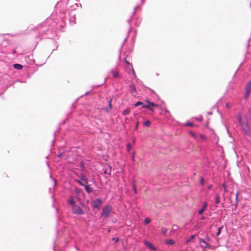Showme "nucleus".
<instances>
[{"label": "nucleus", "instance_id": "1", "mask_svg": "<svg viewBox=\"0 0 251 251\" xmlns=\"http://www.w3.org/2000/svg\"><path fill=\"white\" fill-rule=\"evenodd\" d=\"M112 207L110 205H107L103 207L101 215L104 217H107L110 215Z\"/></svg>", "mask_w": 251, "mask_h": 251}, {"label": "nucleus", "instance_id": "2", "mask_svg": "<svg viewBox=\"0 0 251 251\" xmlns=\"http://www.w3.org/2000/svg\"><path fill=\"white\" fill-rule=\"evenodd\" d=\"M73 212L75 214H83V210L78 206L75 205L73 206Z\"/></svg>", "mask_w": 251, "mask_h": 251}, {"label": "nucleus", "instance_id": "3", "mask_svg": "<svg viewBox=\"0 0 251 251\" xmlns=\"http://www.w3.org/2000/svg\"><path fill=\"white\" fill-rule=\"evenodd\" d=\"M102 203V201L100 199H96L94 201V207L99 209Z\"/></svg>", "mask_w": 251, "mask_h": 251}, {"label": "nucleus", "instance_id": "4", "mask_svg": "<svg viewBox=\"0 0 251 251\" xmlns=\"http://www.w3.org/2000/svg\"><path fill=\"white\" fill-rule=\"evenodd\" d=\"M242 129L247 135H250V129L249 127L248 126L247 124H242L241 125Z\"/></svg>", "mask_w": 251, "mask_h": 251}, {"label": "nucleus", "instance_id": "5", "mask_svg": "<svg viewBox=\"0 0 251 251\" xmlns=\"http://www.w3.org/2000/svg\"><path fill=\"white\" fill-rule=\"evenodd\" d=\"M200 246L202 249H206L208 247V244L202 239L200 238L199 241Z\"/></svg>", "mask_w": 251, "mask_h": 251}, {"label": "nucleus", "instance_id": "6", "mask_svg": "<svg viewBox=\"0 0 251 251\" xmlns=\"http://www.w3.org/2000/svg\"><path fill=\"white\" fill-rule=\"evenodd\" d=\"M207 203L206 202H204L202 207L198 211V213L200 215L202 214L203 212L206 210L207 208Z\"/></svg>", "mask_w": 251, "mask_h": 251}, {"label": "nucleus", "instance_id": "7", "mask_svg": "<svg viewBox=\"0 0 251 251\" xmlns=\"http://www.w3.org/2000/svg\"><path fill=\"white\" fill-rule=\"evenodd\" d=\"M145 245L148 248H149L150 249H151L152 250L156 251V248L151 243H150V242H149L148 241H146L145 242Z\"/></svg>", "mask_w": 251, "mask_h": 251}, {"label": "nucleus", "instance_id": "8", "mask_svg": "<svg viewBox=\"0 0 251 251\" xmlns=\"http://www.w3.org/2000/svg\"><path fill=\"white\" fill-rule=\"evenodd\" d=\"M110 73L112 74L113 77L114 78H118V77L120 76L119 73L117 71H114V70H112L111 71Z\"/></svg>", "mask_w": 251, "mask_h": 251}, {"label": "nucleus", "instance_id": "9", "mask_svg": "<svg viewBox=\"0 0 251 251\" xmlns=\"http://www.w3.org/2000/svg\"><path fill=\"white\" fill-rule=\"evenodd\" d=\"M13 67L14 69L18 70H22L23 68V66L19 64H14L13 65Z\"/></svg>", "mask_w": 251, "mask_h": 251}, {"label": "nucleus", "instance_id": "10", "mask_svg": "<svg viewBox=\"0 0 251 251\" xmlns=\"http://www.w3.org/2000/svg\"><path fill=\"white\" fill-rule=\"evenodd\" d=\"M246 91H247L248 93L251 92V80L248 83L246 86Z\"/></svg>", "mask_w": 251, "mask_h": 251}, {"label": "nucleus", "instance_id": "11", "mask_svg": "<svg viewBox=\"0 0 251 251\" xmlns=\"http://www.w3.org/2000/svg\"><path fill=\"white\" fill-rule=\"evenodd\" d=\"M84 187H85V189L86 192L88 193H90L92 192V190L91 188L90 187V185L86 184L84 186Z\"/></svg>", "mask_w": 251, "mask_h": 251}, {"label": "nucleus", "instance_id": "12", "mask_svg": "<svg viewBox=\"0 0 251 251\" xmlns=\"http://www.w3.org/2000/svg\"><path fill=\"white\" fill-rule=\"evenodd\" d=\"M143 108L149 109L151 111L153 112L154 109L150 106V105L148 104H144L142 105Z\"/></svg>", "mask_w": 251, "mask_h": 251}, {"label": "nucleus", "instance_id": "13", "mask_svg": "<svg viewBox=\"0 0 251 251\" xmlns=\"http://www.w3.org/2000/svg\"><path fill=\"white\" fill-rule=\"evenodd\" d=\"M147 103H148V105H150V106L151 107V106H155V107H158L159 106V105L158 104H156L153 102H151L149 100H147L146 101Z\"/></svg>", "mask_w": 251, "mask_h": 251}, {"label": "nucleus", "instance_id": "14", "mask_svg": "<svg viewBox=\"0 0 251 251\" xmlns=\"http://www.w3.org/2000/svg\"><path fill=\"white\" fill-rule=\"evenodd\" d=\"M69 203L72 205L74 206L75 205V201L72 197H70L69 200Z\"/></svg>", "mask_w": 251, "mask_h": 251}, {"label": "nucleus", "instance_id": "15", "mask_svg": "<svg viewBox=\"0 0 251 251\" xmlns=\"http://www.w3.org/2000/svg\"><path fill=\"white\" fill-rule=\"evenodd\" d=\"M132 187L135 194H137V190L136 189V184L134 180L132 181Z\"/></svg>", "mask_w": 251, "mask_h": 251}, {"label": "nucleus", "instance_id": "16", "mask_svg": "<svg viewBox=\"0 0 251 251\" xmlns=\"http://www.w3.org/2000/svg\"><path fill=\"white\" fill-rule=\"evenodd\" d=\"M196 236V235H192L190 238L188 239H187L186 241V244H188L189 242H190L192 240H193Z\"/></svg>", "mask_w": 251, "mask_h": 251}, {"label": "nucleus", "instance_id": "17", "mask_svg": "<svg viewBox=\"0 0 251 251\" xmlns=\"http://www.w3.org/2000/svg\"><path fill=\"white\" fill-rule=\"evenodd\" d=\"M166 243L167 245H174L175 244V241L172 239H170L166 241Z\"/></svg>", "mask_w": 251, "mask_h": 251}, {"label": "nucleus", "instance_id": "18", "mask_svg": "<svg viewBox=\"0 0 251 251\" xmlns=\"http://www.w3.org/2000/svg\"><path fill=\"white\" fill-rule=\"evenodd\" d=\"M130 112V110L129 108H127L126 110H125L123 112V114L124 115H127Z\"/></svg>", "mask_w": 251, "mask_h": 251}, {"label": "nucleus", "instance_id": "19", "mask_svg": "<svg viewBox=\"0 0 251 251\" xmlns=\"http://www.w3.org/2000/svg\"><path fill=\"white\" fill-rule=\"evenodd\" d=\"M220 202V197L218 194H216V199H215V202L216 204H219Z\"/></svg>", "mask_w": 251, "mask_h": 251}, {"label": "nucleus", "instance_id": "20", "mask_svg": "<svg viewBox=\"0 0 251 251\" xmlns=\"http://www.w3.org/2000/svg\"><path fill=\"white\" fill-rule=\"evenodd\" d=\"M189 134L195 139L198 140L197 137L194 132L190 131L189 132Z\"/></svg>", "mask_w": 251, "mask_h": 251}, {"label": "nucleus", "instance_id": "21", "mask_svg": "<svg viewBox=\"0 0 251 251\" xmlns=\"http://www.w3.org/2000/svg\"><path fill=\"white\" fill-rule=\"evenodd\" d=\"M82 181H84L85 184L88 183V180L86 178H85L84 176H82L80 178V180Z\"/></svg>", "mask_w": 251, "mask_h": 251}, {"label": "nucleus", "instance_id": "22", "mask_svg": "<svg viewBox=\"0 0 251 251\" xmlns=\"http://www.w3.org/2000/svg\"><path fill=\"white\" fill-rule=\"evenodd\" d=\"M77 182H78L79 184H80L82 186H85V185H86L87 184H85L84 181H82L80 180H76Z\"/></svg>", "mask_w": 251, "mask_h": 251}, {"label": "nucleus", "instance_id": "23", "mask_svg": "<svg viewBox=\"0 0 251 251\" xmlns=\"http://www.w3.org/2000/svg\"><path fill=\"white\" fill-rule=\"evenodd\" d=\"M151 122L150 121H146L144 123V125L146 126H149L151 125Z\"/></svg>", "mask_w": 251, "mask_h": 251}, {"label": "nucleus", "instance_id": "24", "mask_svg": "<svg viewBox=\"0 0 251 251\" xmlns=\"http://www.w3.org/2000/svg\"><path fill=\"white\" fill-rule=\"evenodd\" d=\"M167 229L165 227H162L161 228V232L163 234H166V233L167 232Z\"/></svg>", "mask_w": 251, "mask_h": 251}, {"label": "nucleus", "instance_id": "25", "mask_svg": "<svg viewBox=\"0 0 251 251\" xmlns=\"http://www.w3.org/2000/svg\"><path fill=\"white\" fill-rule=\"evenodd\" d=\"M151 220L149 218H147L145 220V223L146 224H148L151 222Z\"/></svg>", "mask_w": 251, "mask_h": 251}, {"label": "nucleus", "instance_id": "26", "mask_svg": "<svg viewBox=\"0 0 251 251\" xmlns=\"http://www.w3.org/2000/svg\"><path fill=\"white\" fill-rule=\"evenodd\" d=\"M132 148V147L130 144H128L126 146V149L128 151H129Z\"/></svg>", "mask_w": 251, "mask_h": 251}, {"label": "nucleus", "instance_id": "27", "mask_svg": "<svg viewBox=\"0 0 251 251\" xmlns=\"http://www.w3.org/2000/svg\"><path fill=\"white\" fill-rule=\"evenodd\" d=\"M143 104V103L141 101H137L135 104V106L137 107V106H138L140 105H142Z\"/></svg>", "mask_w": 251, "mask_h": 251}, {"label": "nucleus", "instance_id": "28", "mask_svg": "<svg viewBox=\"0 0 251 251\" xmlns=\"http://www.w3.org/2000/svg\"><path fill=\"white\" fill-rule=\"evenodd\" d=\"M222 228H223V226H221V227H219V228H218V232H217V236H218V235L220 234V233H221V229H222Z\"/></svg>", "mask_w": 251, "mask_h": 251}, {"label": "nucleus", "instance_id": "29", "mask_svg": "<svg viewBox=\"0 0 251 251\" xmlns=\"http://www.w3.org/2000/svg\"><path fill=\"white\" fill-rule=\"evenodd\" d=\"M238 119L239 122L240 123V124L241 125H242V124H243V123H242V117H241V116L239 115Z\"/></svg>", "mask_w": 251, "mask_h": 251}, {"label": "nucleus", "instance_id": "30", "mask_svg": "<svg viewBox=\"0 0 251 251\" xmlns=\"http://www.w3.org/2000/svg\"><path fill=\"white\" fill-rule=\"evenodd\" d=\"M250 93H248L247 91H246V94H245V96L246 99H247L248 98V97L250 95Z\"/></svg>", "mask_w": 251, "mask_h": 251}, {"label": "nucleus", "instance_id": "31", "mask_svg": "<svg viewBox=\"0 0 251 251\" xmlns=\"http://www.w3.org/2000/svg\"><path fill=\"white\" fill-rule=\"evenodd\" d=\"M238 195L239 192H237L236 194V204H237Z\"/></svg>", "mask_w": 251, "mask_h": 251}, {"label": "nucleus", "instance_id": "32", "mask_svg": "<svg viewBox=\"0 0 251 251\" xmlns=\"http://www.w3.org/2000/svg\"><path fill=\"white\" fill-rule=\"evenodd\" d=\"M200 183L201 185H204V178L203 177L201 178Z\"/></svg>", "mask_w": 251, "mask_h": 251}, {"label": "nucleus", "instance_id": "33", "mask_svg": "<svg viewBox=\"0 0 251 251\" xmlns=\"http://www.w3.org/2000/svg\"><path fill=\"white\" fill-rule=\"evenodd\" d=\"M185 125L187 126H193V124L192 123H187L185 124Z\"/></svg>", "mask_w": 251, "mask_h": 251}, {"label": "nucleus", "instance_id": "34", "mask_svg": "<svg viewBox=\"0 0 251 251\" xmlns=\"http://www.w3.org/2000/svg\"><path fill=\"white\" fill-rule=\"evenodd\" d=\"M112 240L114 241L115 242V243H117L119 241V238H113Z\"/></svg>", "mask_w": 251, "mask_h": 251}, {"label": "nucleus", "instance_id": "35", "mask_svg": "<svg viewBox=\"0 0 251 251\" xmlns=\"http://www.w3.org/2000/svg\"><path fill=\"white\" fill-rule=\"evenodd\" d=\"M200 137L202 140H205V137L204 135L201 134L200 135Z\"/></svg>", "mask_w": 251, "mask_h": 251}, {"label": "nucleus", "instance_id": "36", "mask_svg": "<svg viewBox=\"0 0 251 251\" xmlns=\"http://www.w3.org/2000/svg\"><path fill=\"white\" fill-rule=\"evenodd\" d=\"M111 101H112V99H111L109 101V106L110 107V109L112 108V104H111Z\"/></svg>", "mask_w": 251, "mask_h": 251}, {"label": "nucleus", "instance_id": "37", "mask_svg": "<svg viewBox=\"0 0 251 251\" xmlns=\"http://www.w3.org/2000/svg\"><path fill=\"white\" fill-rule=\"evenodd\" d=\"M212 185H209V186L207 187V188H208L209 190H210V189H211L212 188Z\"/></svg>", "mask_w": 251, "mask_h": 251}, {"label": "nucleus", "instance_id": "38", "mask_svg": "<svg viewBox=\"0 0 251 251\" xmlns=\"http://www.w3.org/2000/svg\"><path fill=\"white\" fill-rule=\"evenodd\" d=\"M138 125H139V123L137 122L136 125V126H135V129H137L138 128Z\"/></svg>", "mask_w": 251, "mask_h": 251}, {"label": "nucleus", "instance_id": "39", "mask_svg": "<svg viewBox=\"0 0 251 251\" xmlns=\"http://www.w3.org/2000/svg\"><path fill=\"white\" fill-rule=\"evenodd\" d=\"M117 58H118V60L120 61V55L119 54H118Z\"/></svg>", "mask_w": 251, "mask_h": 251}, {"label": "nucleus", "instance_id": "40", "mask_svg": "<svg viewBox=\"0 0 251 251\" xmlns=\"http://www.w3.org/2000/svg\"><path fill=\"white\" fill-rule=\"evenodd\" d=\"M197 120L200 121V122H201L202 121V118L201 117H200L199 118H198Z\"/></svg>", "mask_w": 251, "mask_h": 251}, {"label": "nucleus", "instance_id": "41", "mask_svg": "<svg viewBox=\"0 0 251 251\" xmlns=\"http://www.w3.org/2000/svg\"><path fill=\"white\" fill-rule=\"evenodd\" d=\"M131 87L132 88L133 90H135V87L134 86H132Z\"/></svg>", "mask_w": 251, "mask_h": 251}, {"label": "nucleus", "instance_id": "42", "mask_svg": "<svg viewBox=\"0 0 251 251\" xmlns=\"http://www.w3.org/2000/svg\"><path fill=\"white\" fill-rule=\"evenodd\" d=\"M202 220H204L205 219V217H202L201 218Z\"/></svg>", "mask_w": 251, "mask_h": 251}, {"label": "nucleus", "instance_id": "43", "mask_svg": "<svg viewBox=\"0 0 251 251\" xmlns=\"http://www.w3.org/2000/svg\"><path fill=\"white\" fill-rule=\"evenodd\" d=\"M223 186L225 188H226V186H225V184H223Z\"/></svg>", "mask_w": 251, "mask_h": 251}, {"label": "nucleus", "instance_id": "44", "mask_svg": "<svg viewBox=\"0 0 251 251\" xmlns=\"http://www.w3.org/2000/svg\"><path fill=\"white\" fill-rule=\"evenodd\" d=\"M104 173H105V174H107V172H106V171H105V172H104Z\"/></svg>", "mask_w": 251, "mask_h": 251}, {"label": "nucleus", "instance_id": "45", "mask_svg": "<svg viewBox=\"0 0 251 251\" xmlns=\"http://www.w3.org/2000/svg\"><path fill=\"white\" fill-rule=\"evenodd\" d=\"M224 191H225V192L226 191V188H225Z\"/></svg>", "mask_w": 251, "mask_h": 251}, {"label": "nucleus", "instance_id": "46", "mask_svg": "<svg viewBox=\"0 0 251 251\" xmlns=\"http://www.w3.org/2000/svg\"><path fill=\"white\" fill-rule=\"evenodd\" d=\"M134 157L133 156L132 159L134 160Z\"/></svg>", "mask_w": 251, "mask_h": 251}]
</instances>
